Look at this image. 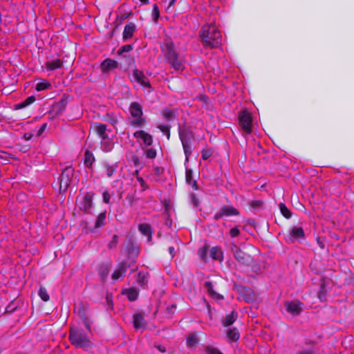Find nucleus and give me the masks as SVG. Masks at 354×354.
Listing matches in <instances>:
<instances>
[{"label": "nucleus", "instance_id": "obj_1", "mask_svg": "<svg viewBox=\"0 0 354 354\" xmlns=\"http://www.w3.org/2000/svg\"><path fill=\"white\" fill-rule=\"evenodd\" d=\"M178 136L185 154V165H186L194 151V133L189 128L179 127Z\"/></svg>", "mask_w": 354, "mask_h": 354}, {"label": "nucleus", "instance_id": "obj_2", "mask_svg": "<svg viewBox=\"0 0 354 354\" xmlns=\"http://www.w3.org/2000/svg\"><path fill=\"white\" fill-rule=\"evenodd\" d=\"M200 37L205 44H221L222 41L221 32L212 24L204 26L201 31Z\"/></svg>", "mask_w": 354, "mask_h": 354}, {"label": "nucleus", "instance_id": "obj_3", "mask_svg": "<svg viewBox=\"0 0 354 354\" xmlns=\"http://www.w3.org/2000/svg\"><path fill=\"white\" fill-rule=\"evenodd\" d=\"M68 339L73 345L78 348H86L91 344L87 334L82 329L71 328L69 331Z\"/></svg>", "mask_w": 354, "mask_h": 354}, {"label": "nucleus", "instance_id": "obj_4", "mask_svg": "<svg viewBox=\"0 0 354 354\" xmlns=\"http://www.w3.org/2000/svg\"><path fill=\"white\" fill-rule=\"evenodd\" d=\"M162 51L172 68L176 71L183 70V66L182 59L179 57V55L175 50L174 46H162Z\"/></svg>", "mask_w": 354, "mask_h": 354}, {"label": "nucleus", "instance_id": "obj_5", "mask_svg": "<svg viewBox=\"0 0 354 354\" xmlns=\"http://www.w3.org/2000/svg\"><path fill=\"white\" fill-rule=\"evenodd\" d=\"M129 111L131 115L129 123L132 127H140L147 123V120L142 118V107L138 102H132L129 106Z\"/></svg>", "mask_w": 354, "mask_h": 354}, {"label": "nucleus", "instance_id": "obj_6", "mask_svg": "<svg viewBox=\"0 0 354 354\" xmlns=\"http://www.w3.org/2000/svg\"><path fill=\"white\" fill-rule=\"evenodd\" d=\"M230 250L234 259L241 265L250 266L254 263V258L252 255L245 252L241 247L234 243L230 245Z\"/></svg>", "mask_w": 354, "mask_h": 354}, {"label": "nucleus", "instance_id": "obj_7", "mask_svg": "<svg viewBox=\"0 0 354 354\" xmlns=\"http://www.w3.org/2000/svg\"><path fill=\"white\" fill-rule=\"evenodd\" d=\"M74 175V169L72 167H66L62 172L60 176L59 192H65L71 185Z\"/></svg>", "mask_w": 354, "mask_h": 354}, {"label": "nucleus", "instance_id": "obj_8", "mask_svg": "<svg viewBox=\"0 0 354 354\" xmlns=\"http://www.w3.org/2000/svg\"><path fill=\"white\" fill-rule=\"evenodd\" d=\"M94 194L87 192L83 197L77 201L79 209L86 214L92 213L93 196Z\"/></svg>", "mask_w": 354, "mask_h": 354}, {"label": "nucleus", "instance_id": "obj_9", "mask_svg": "<svg viewBox=\"0 0 354 354\" xmlns=\"http://www.w3.org/2000/svg\"><path fill=\"white\" fill-rule=\"evenodd\" d=\"M239 124L242 129L247 134L250 133L252 131V116L251 114L246 110L241 111L239 115Z\"/></svg>", "mask_w": 354, "mask_h": 354}, {"label": "nucleus", "instance_id": "obj_10", "mask_svg": "<svg viewBox=\"0 0 354 354\" xmlns=\"http://www.w3.org/2000/svg\"><path fill=\"white\" fill-rule=\"evenodd\" d=\"M304 304L298 299L288 301L284 304L286 310L293 316L299 315L304 309Z\"/></svg>", "mask_w": 354, "mask_h": 354}, {"label": "nucleus", "instance_id": "obj_11", "mask_svg": "<svg viewBox=\"0 0 354 354\" xmlns=\"http://www.w3.org/2000/svg\"><path fill=\"white\" fill-rule=\"evenodd\" d=\"M239 215V210L232 205H223L220 210L214 215V220H218L223 217L237 216Z\"/></svg>", "mask_w": 354, "mask_h": 354}, {"label": "nucleus", "instance_id": "obj_12", "mask_svg": "<svg viewBox=\"0 0 354 354\" xmlns=\"http://www.w3.org/2000/svg\"><path fill=\"white\" fill-rule=\"evenodd\" d=\"M69 97L63 95L57 102H55L50 109V113L54 115H61L64 113L68 104Z\"/></svg>", "mask_w": 354, "mask_h": 354}, {"label": "nucleus", "instance_id": "obj_13", "mask_svg": "<svg viewBox=\"0 0 354 354\" xmlns=\"http://www.w3.org/2000/svg\"><path fill=\"white\" fill-rule=\"evenodd\" d=\"M118 67V62L115 60L106 58L100 64V68L102 74H108Z\"/></svg>", "mask_w": 354, "mask_h": 354}, {"label": "nucleus", "instance_id": "obj_14", "mask_svg": "<svg viewBox=\"0 0 354 354\" xmlns=\"http://www.w3.org/2000/svg\"><path fill=\"white\" fill-rule=\"evenodd\" d=\"M165 239V242L163 243V246L167 247L171 259H173L176 254L175 245H178V239L170 235L166 236Z\"/></svg>", "mask_w": 354, "mask_h": 354}, {"label": "nucleus", "instance_id": "obj_15", "mask_svg": "<svg viewBox=\"0 0 354 354\" xmlns=\"http://www.w3.org/2000/svg\"><path fill=\"white\" fill-rule=\"evenodd\" d=\"M111 267V261H106L100 263L97 266V272L102 281H105L109 274L110 268Z\"/></svg>", "mask_w": 354, "mask_h": 354}, {"label": "nucleus", "instance_id": "obj_16", "mask_svg": "<svg viewBox=\"0 0 354 354\" xmlns=\"http://www.w3.org/2000/svg\"><path fill=\"white\" fill-rule=\"evenodd\" d=\"M136 25L133 22H128L123 30L122 37L124 41H127L132 38L134 32L136 30Z\"/></svg>", "mask_w": 354, "mask_h": 354}, {"label": "nucleus", "instance_id": "obj_17", "mask_svg": "<svg viewBox=\"0 0 354 354\" xmlns=\"http://www.w3.org/2000/svg\"><path fill=\"white\" fill-rule=\"evenodd\" d=\"M133 76L135 80L143 86L150 87V83L148 78L145 75L144 73L138 69L133 70Z\"/></svg>", "mask_w": 354, "mask_h": 354}, {"label": "nucleus", "instance_id": "obj_18", "mask_svg": "<svg viewBox=\"0 0 354 354\" xmlns=\"http://www.w3.org/2000/svg\"><path fill=\"white\" fill-rule=\"evenodd\" d=\"M149 274L147 272H139L136 278L137 284L143 288H146L149 283Z\"/></svg>", "mask_w": 354, "mask_h": 354}, {"label": "nucleus", "instance_id": "obj_19", "mask_svg": "<svg viewBox=\"0 0 354 354\" xmlns=\"http://www.w3.org/2000/svg\"><path fill=\"white\" fill-rule=\"evenodd\" d=\"M185 181L186 183L190 185L194 190L198 189V185L196 179L193 177V171L191 169H188L186 167L185 171Z\"/></svg>", "mask_w": 354, "mask_h": 354}, {"label": "nucleus", "instance_id": "obj_20", "mask_svg": "<svg viewBox=\"0 0 354 354\" xmlns=\"http://www.w3.org/2000/svg\"><path fill=\"white\" fill-rule=\"evenodd\" d=\"M204 286L206 288L209 295L211 296L212 297H213L217 300L223 299V296L222 295L218 293L217 292H216L214 290V285L212 281H205L204 283Z\"/></svg>", "mask_w": 354, "mask_h": 354}, {"label": "nucleus", "instance_id": "obj_21", "mask_svg": "<svg viewBox=\"0 0 354 354\" xmlns=\"http://www.w3.org/2000/svg\"><path fill=\"white\" fill-rule=\"evenodd\" d=\"M238 318L237 312L233 310L229 314H227L222 322V324L225 327H228L232 325Z\"/></svg>", "mask_w": 354, "mask_h": 354}, {"label": "nucleus", "instance_id": "obj_22", "mask_svg": "<svg viewBox=\"0 0 354 354\" xmlns=\"http://www.w3.org/2000/svg\"><path fill=\"white\" fill-rule=\"evenodd\" d=\"M93 129L98 136L102 139H105L107 137L106 134V125L102 123H95Z\"/></svg>", "mask_w": 354, "mask_h": 354}, {"label": "nucleus", "instance_id": "obj_23", "mask_svg": "<svg viewBox=\"0 0 354 354\" xmlns=\"http://www.w3.org/2000/svg\"><path fill=\"white\" fill-rule=\"evenodd\" d=\"M127 272V266L124 263L120 264L118 268H117L111 275V278L113 281H116L121 277L124 276Z\"/></svg>", "mask_w": 354, "mask_h": 354}, {"label": "nucleus", "instance_id": "obj_24", "mask_svg": "<svg viewBox=\"0 0 354 354\" xmlns=\"http://www.w3.org/2000/svg\"><path fill=\"white\" fill-rule=\"evenodd\" d=\"M45 65L46 68L48 71H52L60 68L63 65V62L59 59H55L51 61L46 62Z\"/></svg>", "mask_w": 354, "mask_h": 354}, {"label": "nucleus", "instance_id": "obj_25", "mask_svg": "<svg viewBox=\"0 0 354 354\" xmlns=\"http://www.w3.org/2000/svg\"><path fill=\"white\" fill-rule=\"evenodd\" d=\"M290 239L292 240L304 239L305 234L304 230L301 227H294L291 230Z\"/></svg>", "mask_w": 354, "mask_h": 354}, {"label": "nucleus", "instance_id": "obj_26", "mask_svg": "<svg viewBox=\"0 0 354 354\" xmlns=\"http://www.w3.org/2000/svg\"><path fill=\"white\" fill-rule=\"evenodd\" d=\"M139 231L145 236H147L149 239L152 238L153 230L151 225L149 223H141L138 225Z\"/></svg>", "mask_w": 354, "mask_h": 354}, {"label": "nucleus", "instance_id": "obj_27", "mask_svg": "<svg viewBox=\"0 0 354 354\" xmlns=\"http://www.w3.org/2000/svg\"><path fill=\"white\" fill-rule=\"evenodd\" d=\"M133 327L136 329H139V328L144 327L145 324V320L144 317L140 313L134 314L133 316Z\"/></svg>", "mask_w": 354, "mask_h": 354}, {"label": "nucleus", "instance_id": "obj_28", "mask_svg": "<svg viewBox=\"0 0 354 354\" xmlns=\"http://www.w3.org/2000/svg\"><path fill=\"white\" fill-rule=\"evenodd\" d=\"M36 100V98L34 95H30L29 97H28L25 100L18 103V104H16L15 105V110H18V109H24L30 104H32L33 102H35Z\"/></svg>", "mask_w": 354, "mask_h": 354}, {"label": "nucleus", "instance_id": "obj_29", "mask_svg": "<svg viewBox=\"0 0 354 354\" xmlns=\"http://www.w3.org/2000/svg\"><path fill=\"white\" fill-rule=\"evenodd\" d=\"M95 161V157L93 154L89 151L88 150H86L84 153V165L88 168H92L93 163Z\"/></svg>", "mask_w": 354, "mask_h": 354}, {"label": "nucleus", "instance_id": "obj_30", "mask_svg": "<svg viewBox=\"0 0 354 354\" xmlns=\"http://www.w3.org/2000/svg\"><path fill=\"white\" fill-rule=\"evenodd\" d=\"M161 115L167 122H171L176 119V114L174 111L167 108L161 111Z\"/></svg>", "mask_w": 354, "mask_h": 354}, {"label": "nucleus", "instance_id": "obj_31", "mask_svg": "<svg viewBox=\"0 0 354 354\" xmlns=\"http://www.w3.org/2000/svg\"><path fill=\"white\" fill-rule=\"evenodd\" d=\"M106 212H103L99 214L95 222V228H100L106 224Z\"/></svg>", "mask_w": 354, "mask_h": 354}, {"label": "nucleus", "instance_id": "obj_32", "mask_svg": "<svg viewBox=\"0 0 354 354\" xmlns=\"http://www.w3.org/2000/svg\"><path fill=\"white\" fill-rule=\"evenodd\" d=\"M52 87L51 84L46 80H41L37 82L35 86L37 91H41L44 90L50 89Z\"/></svg>", "mask_w": 354, "mask_h": 354}, {"label": "nucleus", "instance_id": "obj_33", "mask_svg": "<svg viewBox=\"0 0 354 354\" xmlns=\"http://www.w3.org/2000/svg\"><path fill=\"white\" fill-rule=\"evenodd\" d=\"M210 257L215 260H223V253L221 250L218 247H213L210 250Z\"/></svg>", "mask_w": 354, "mask_h": 354}, {"label": "nucleus", "instance_id": "obj_34", "mask_svg": "<svg viewBox=\"0 0 354 354\" xmlns=\"http://www.w3.org/2000/svg\"><path fill=\"white\" fill-rule=\"evenodd\" d=\"M117 167H118L115 164H113V165L106 164L103 166V171L108 178H111L113 175V174L115 172Z\"/></svg>", "mask_w": 354, "mask_h": 354}, {"label": "nucleus", "instance_id": "obj_35", "mask_svg": "<svg viewBox=\"0 0 354 354\" xmlns=\"http://www.w3.org/2000/svg\"><path fill=\"white\" fill-rule=\"evenodd\" d=\"M227 335L229 339L232 341H237L240 338V334L236 328H233L232 329H230L227 332Z\"/></svg>", "mask_w": 354, "mask_h": 354}, {"label": "nucleus", "instance_id": "obj_36", "mask_svg": "<svg viewBox=\"0 0 354 354\" xmlns=\"http://www.w3.org/2000/svg\"><path fill=\"white\" fill-rule=\"evenodd\" d=\"M198 339L196 334H189L187 338V346L195 347L198 344Z\"/></svg>", "mask_w": 354, "mask_h": 354}, {"label": "nucleus", "instance_id": "obj_37", "mask_svg": "<svg viewBox=\"0 0 354 354\" xmlns=\"http://www.w3.org/2000/svg\"><path fill=\"white\" fill-rule=\"evenodd\" d=\"M126 295L129 301H133L138 299L139 292L137 290L131 288L126 291Z\"/></svg>", "mask_w": 354, "mask_h": 354}, {"label": "nucleus", "instance_id": "obj_38", "mask_svg": "<svg viewBox=\"0 0 354 354\" xmlns=\"http://www.w3.org/2000/svg\"><path fill=\"white\" fill-rule=\"evenodd\" d=\"M279 209L281 213V214L286 218H290L292 216V212L290 210L286 207V205L281 203L279 204Z\"/></svg>", "mask_w": 354, "mask_h": 354}, {"label": "nucleus", "instance_id": "obj_39", "mask_svg": "<svg viewBox=\"0 0 354 354\" xmlns=\"http://www.w3.org/2000/svg\"><path fill=\"white\" fill-rule=\"evenodd\" d=\"M157 128L163 133L166 136L167 140H170V129L171 126L168 124H159Z\"/></svg>", "mask_w": 354, "mask_h": 354}, {"label": "nucleus", "instance_id": "obj_40", "mask_svg": "<svg viewBox=\"0 0 354 354\" xmlns=\"http://www.w3.org/2000/svg\"><path fill=\"white\" fill-rule=\"evenodd\" d=\"M207 252H208V246L207 245H203L201 248H199L198 250V255L199 257L203 260L207 261Z\"/></svg>", "mask_w": 354, "mask_h": 354}, {"label": "nucleus", "instance_id": "obj_41", "mask_svg": "<svg viewBox=\"0 0 354 354\" xmlns=\"http://www.w3.org/2000/svg\"><path fill=\"white\" fill-rule=\"evenodd\" d=\"M38 295L41 300L44 301H48L50 299L49 295L46 290V289L44 287H41L39 288Z\"/></svg>", "mask_w": 354, "mask_h": 354}, {"label": "nucleus", "instance_id": "obj_42", "mask_svg": "<svg viewBox=\"0 0 354 354\" xmlns=\"http://www.w3.org/2000/svg\"><path fill=\"white\" fill-rule=\"evenodd\" d=\"M213 152L212 148H204L201 151V158L204 160H207L213 154Z\"/></svg>", "mask_w": 354, "mask_h": 354}, {"label": "nucleus", "instance_id": "obj_43", "mask_svg": "<svg viewBox=\"0 0 354 354\" xmlns=\"http://www.w3.org/2000/svg\"><path fill=\"white\" fill-rule=\"evenodd\" d=\"M163 216L165 218V225L169 228H171L172 226V219L170 218V215L169 214V210L167 208L165 209V212L163 214Z\"/></svg>", "mask_w": 354, "mask_h": 354}, {"label": "nucleus", "instance_id": "obj_44", "mask_svg": "<svg viewBox=\"0 0 354 354\" xmlns=\"http://www.w3.org/2000/svg\"><path fill=\"white\" fill-rule=\"evenodd\" d=\"M118 242V236L116 234H114L112 238V240L109 243V244L107 245L108 248L109 250L115 248L117 246Z\"/></svg>", "mask_w": 354, "mask_h": 354}, {"label": "nucleus", "instance_id": "obj_45", "mask_svg": "<svg viewBox=\"0 0 354 354\" xmlns=\"http://www.w3.org/2000/svg\"><path fill=\"white\" fill-rule=\"evenodd\" d=\"M152 18L154 21H157L158 19L160 16L159 9L156 4H154L153 6V10H152Z\"/></svg>", "mask_w": 354, "mask_h": 354}, {"label": "nucleus", "instance_id": "obj_46", "mask_svg": "<svg viewBox=\"0 0 354 354\" xmlns=\"http://www.w3.org/2000/svg\"><path fill=\"white\" fill-rule=\"evenodd\" d=\"M142 141L145 145L151 146L153 143V138L149 133H147L142 138Z\"/></svg>", "mask_w": 354, "mask_h": 354}, {"label": "nucleus", "instance_id": "obj_47", "mask_svg": "<svg viewBox=\"0 0 354 354\" xmlns=\"http://www.w3.org/2000/svg\"><path fill=\"white\" fill-rule=\"evenodd\" d=\"M146 156L148 158L153 159L156 157V151L154 149H148L145 152Z\"/></svg>", "mask_w": 354, "mask_h": 354}, {"label": "nucleus", "instance_id": "obj_48", "mask_svg": "<svg viewBox=\"0 0 354 354\" xmlns=\"http://www.w3.org/2000/svg\"><path fill=\"white\" fill-rule=\"evenodd\" d=\"M206 353L207 354H223L217 348L212 346H207L206 348Z\"/></svg>", "mask_w": 354, "mask_h": 354}, {"label": "nucleus", "instance_id": "obj_49", "mask_svg": "<svg viewBox=\"0 0 354 354\" xmlns=\"http://www.w3.org/2000/svg\"><path fill=\"white\" fill-rule=\"evenodd\" d=\"M132 46H122V47L118 50V54L122 55L123 53H128L132 50Z\"/></svg>", "mask_w": 354, "mask_h": 354}, {"label": "nucleus", "instance_id": "obj_50", "mask_svg": "<svg viewBox=\"0 0 354 354\" xmlns=\"http://www.w3.org/2000/svg\"><path fill=\"white\" fill-rule=\"evenodd\" d=\"M240 234V230L237 227H232L230 230V235L232 238L237 237Z\"/></svg>", "mask_w": 354, "mask_h": 354}, {"label": "nucleus", "instance_id": "obj_51", "mask_svg": "<svg viewBox=\"0 0 354 354\" xmlns=\"http://www.w3.org/2000/svg\"><path fill=\"white\" fill-rule=\"evenodd\" d=\"M146 133L147 132L143 130L137 131L133 133V137L142 140V138L145 136Z\"/></svg>", "mask_w": 354, "mask_h": 354}, {"label": "nucleus", "instance_id": "obj_52", "mask_svg": "<svg viewBox=\"0 0 354 354\" xmlns=\"http://www.w3.org/2000/svg\"><path fill=\"white\" fill-rule=\"evenodd\" d=\"M103 201L109 204L110 203L111 196L107 191H104L102 194Z\"/></svg>", "mask_w": 354, "mask_h": 354}, {"label": "nucleus", "instance_id": "obj_53", "mask_svg": "<svg viewBox=\"0 0 354 354\" xmlns=\"http://www.w3.org/2000/svg\"><path fill=\"white\" fill-rule=\"evenodd\" d=\"M262 204H263V202L261 201L257 200V201H252L250 203V205L252 208H257V207H261L262 205Z\"/></svg>", "mask_w": 354, "mask_h": 354}, {"label": "nucleus", "instance_id": "obj_54", "mask_svg": "<svg viewBox=\"0 0 354 354\" xmlns=\"http://www.w3.org/2000/svg\"><path fill=\"white\" fill-rule=\"evenodd\" d=\"M295 354H315V351L313 349H305L302 351H298Z\"/></svg>", "mask_w": 354, "mask_h": 354}, {"label": "nucleus", "instance_id": "obj_55", "mask_svg": "<svg viewBox=\"0 0 354 354\" xmlns=\"http://www.w3.org/2000/svg\"><path fill=\"white\" fill-rule=\"evenodd\" d=\"M46 127H47V123L42 124V125L40 127V128L37 131V136H40L44 132Z\"/></svg>", "mask_w": 354, "mask_h": 354}, {"label": "nucleus", "instance_id": "obj_56", "mask_svg": "<svg viewBox=\"0 0 354 354\" xmlns=\"http://www.w3.org/2000/svg\"><path fill=\"white\" fill-rule=\"evenodd\" d=\"M126 199L129 201V205L130 206H132L133 203H135L136 200L134 198V196L133 195H128L126 198Z\"/></svg>", "mask_w": 354, "mask_h": 354}, {"label": "nucleus", "instance_id": "obj_57", "mask_svg": "<svg viewBox=\"0 0 354 354\" xmlns=\"http://www.w3.org/2000/svg\"><path fill=\"white\" fill-rule=\"evenodd\" d=\"M176 309V305L171 304L167 307V310L169 313H174Z\"/></svg>", "mask_w": 354, "mask_h": 354}, {"label": "nucleus", "instance_id": "obj_58", "mask_svg": "<svg viewBox=\"0 0 354 354\" xmlns=\"http://www.w3.org/2000/svg\"><path fill=\"white\" fill-rule=\"evenodd\" d=\"M192 201L195 206H198L199 204L198 200L195 194L192 195Z\"/></svg>", "mask_w": 354, "mask_h": 354}, {"label": "nucleus", "instance_id": "obj_59", "mask_svg": "<svg viewBox=\"0 0 354 354\" xmlns=\"http://www.w3.org/2000/svg\"><path fill=\"white\" fill-rule=\"evenodd\" d=\"M156 348L160 351L161 353H165L166 352V348L163 345H156Z\"/></svg>", "mask_w": 354, "mask_h": 354}, {"label": "nucleus", "instance_id": "obj_60", "mask_svg": "<svg viewBox=\"0 0 354 354\" xmlns=\"http://www.w3.org/2000/svg\"><path fill=\"white\" fill-rule=\"evenodd\" d=\"M132 161L135 166H138L140 162L139 158L138 156H133L132 157Z\"/></svg>", "mask_w": 354, "mask_h": 354}, {"label": "nucleus", "instance_id": "obj_61", "mask_svg": "<svg viewBox=\"0 0 354 354\" xmlns=\"http://www.w3.org/2000/svg\"><path fill=\"white\" fill-rule=\"evenodd\" d=\"M318 297L320 300L325 299V293L322 292V290L319 292Z\"/></svg>", "mask_w": 354, "mask_h": 354}, {"label": "nucleus", "instance_id": "obj_62", "mask_svg": "<svg viewBox=\"0 0 354 354\" xmlns=\"http://www.w3.org/2000/svg\"><path fill=\"white\" fill-rule=\"evenodd\" d=\"M109 122L113 124V125H115V124H117L118 122V120L115 117H111L110 119H109Z\"/></svg>", "mask_w": 354, "mask_h": 354}, {"label": "nucleus", "instance_id": "obj_63", "mask_svg": "<svg viewBox=\"0 0 354 354\" xmlns=\"http://www.w3.org/2000/svg\"><path fill=\"white\" fill-rule=\"evenodd\" d=\"M48 114L49 115V120H52L55 119V118L58 117L59 115H54L53 113H50V110L48 111Z\"/></svg>", "mask_w": 354, "mask_h": 354}, {"label": "nucleus", "instance_id": "obj_64", "mask_svg": "<svg viewBox=\"0 0 354 354\" xmlns=\"http://www.w3.org/2000/svg\"><path fill=\"white\" fill-rule=\"evenodd\" d=\"M32 135L30 133H26L24 134V137L26 140H29L31 139Z\"/></svg>", "mask_w": 354, "mask_h": 354}]
</instances>
